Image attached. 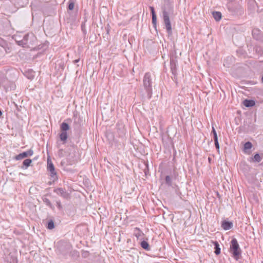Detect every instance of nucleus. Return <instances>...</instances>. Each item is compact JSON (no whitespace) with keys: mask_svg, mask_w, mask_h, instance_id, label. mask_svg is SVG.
I'll list each match as a JSON object with an SVG mask.
<instances>
[{"mask_svg":"<svg viewBox=\"0 0 263 263\" xmlns=\"http://www.w3.org/2000/svg\"><path fill=\"white\" fill-rule=\"evenodd\" d=\"M152 81L151 75L149 72L146 73L143 80V86L148 98H151L152 93Z\"/></svg>","mask_w":263,"mask_h":263,"instance_id":"1","label":"nucleus"},{"mask_svg":"<svg viewBox=\"0 0 263 263\" xmlns=\"http://www.w3.org/2000/svg\"><path fill=\"white\" fill-rule=\"evenodd\" d=\"M230 251L233 254V257L238 260L241 254V250L239 244L235 238H233L231 241Z\"/></svg>","mask_w":263,"mask_h":263,"instance_id":"2","label":"nucleus"},{"mask_svg":"<svg viewBox=\"0 0 263 263\" xmlns=\"http://www.w3.org/2000/svg\"><path fill=\"white\" fill-rule=\"evenodd\" d=\"M163 16L164 23L165 25L166 29L169 34H171L172 32V26L169 18V12L166 10L163 11Z\"/></svg>","mask_w":263,"mask_h":263,"instance_id":"3","label":"nucleus"},{"mask_svg":"<svg viewBox=\"0 0 263 263\" xmlns=\"http://www.w3.org/2000/svg\"><path fill=\"white\" fill-rule=\"evenodd\" d=\"M47 169L50 173L51 176L53 177L54 179L57 178V173L55 171L54 165L51 161L49 159H47Z\"/></svg>","mask_w":263,"mask_h":263,"instance_id":"4","label":"nucleus"},{"mask_svg":"<svg viewBox=\"0 0 263 263\" xmlns=\"http://www.w3.org/2000/svg\"><path fill=\"white\" fill-rule=\"evenodd\" d=\"M33 154V151L32 149H29L26 152L18 154L15 157V159L17 160H21L25 158L31 156Z\"/></svg>","mask_w":263,"mask_h":263,"instance_id":"5","label":"nucleus"},{"mask_svg":"<svg viewBox=\"0 0 263 263\" xmlns=\"http://www.w3.org/2000/svg\"><path fill=\"white\" fill-rule=\"evenodd\" d=\"M55 192L59 195L61 196L64 198H67L69 196V194L64 189L62 188H59L55 190Z\"/></svg>","mask_w":263,"mask_h":263,"instance_id":"6","label":"nucleus"},{"mask_svg":"<svg viewBox=\"0 0 263 263\" xmlns=\"http://www.w3.org/2000/svg\"><path fill=\"white\" fill-rule=\"evenodd\" d=\"M134 234L138 239L141 240L143 239V236L144 235V234L140 230L139 228H135Z\"/></svg>","mask_w":263,"mask_h":263,"instance_id":"7","label":"nucleus"},{"mask_svg":"<svg viewBox=\"0 0 263 263\" xmlns=\"http://www.w3.org/2000/svg\"><path fill=\"white\" fill-rule=\"evenodd\" d=\"M252 147V144L250 142H247L245 143L243 146V152L247 154H250V149Z\"/></svg>","mask_w":263,"mask_h":263,"instance_id":"8","label":"nucleus"},{"mask_svg":"<svg viewBox=\"0 0 263 263\" xmlns=\"http://www.w3.org/2000/svg\"><path fill=\"white\" fill-rule=\"evenodd\" d=\"M30 35L29 34H26L22 40L18 41V44L23 46H27L28 43V39Z\"/></svg>","mask_w":263,"mask_h":263,"instance_id":"9","label":"nucleus"},{"mask_svg":"<svg viewBox=\"0 0 263 263\" xmlns=\"http://www.w3.org/2000/svg\"><path fill=\"white\" fill-rule=\"evenodd\" d=\"M221 227L224 230H228L232 228L233 223L230 221H223L221 223Z\"/></svg>","mask_w":263,"mask_h":263,"instance_id":"10","label":"nucleus"},{"mask_svg":"<svg viewBox=\"0 0 263 263\" xmlns=\"http://www.w3.org/2000/svg\"><path fill=\"white\" fill-rule=\"evenodd\" d=\"M252 35L256 40L260 39L261 36V31L257 29H254L252 31Z\"/></svg>","mask_w":263,"mask_h":263,"instance_id":"11","label":"nucleus"},{"mask_svg":"<svg viewBox=\"0 0 263 263\" xmlns=\"http://www.w3.org/2000/svg\"><path fill=\"white\" fill-rule=\"evenodd\" d=\"M243 105L246 107H252L255 105V102L253 100H245L243 102Z\"/></svg>","mask_w":263,"mask_h":263,"instance_id":"12","label":"nucleus"},{"mask_svg":"<svg viewBox=\"0 0 263 263\" xmlns=\"http://www.w3.org/2000/svg\"><path fill=\"white\" fill-rule=\"evenodd\" d=\"M68 138V135L67 132H62L60 134V138L61 141H63V143H65L66 141Z\"/></svg>","mask_w":263,"mask_h":263,"instance_id":"13","label":"nucleus"},{"mask_svg":"<svg viewBox=\"0 0 263 263\" xmlns=\"http://www.w3.org/2000/svg\"><path fill=\"white\" fill-rule=\"evenodd\" d=\"M60 128L62 132H67V131L69 129V126L67 123L63 122L61 125Z\"/></svg>","mask_w":263,"mask_h":263,"instance_id":"14","label":"nucleus"},{"mask_svg":"<svg viewBox=\"0 0 263 263\" xmlns=\"http://www.w3.org/2000/svg\"><path fill=\"white\" fill-rule=\"evenodd\" d=\"M141 246L143 249H144L148 251L150 250V247H149V244L146 241H144V240L142 241L141 242Z\"/></svg>","mask_w":263,"mask_h":263,"instance_id":"15","label":"nucleus"},{"mask_svg":"<svg viewBox=\"0 0 263 263\" xmlns=\"http://www.w3.org/2000/svg\"><path fill=\"white\" fill-rule=\"evenodd\" d=\"M214 18L216 21H219L221 18V14L219 12H214L213 13Z\"/></svg>","mask_w":263,"mask_h":263,"instance_id":"16","label":"nucleus"},{"mask_svg":"<svg viewBox=\"0 0 263 263\" xmlns=\"http://www.w3.org/2000/svg\"><path fill=\"white\" fill-rule=\"evenodd\" d=\"M215 249V250L214 251L216 255H218L220 253V248H219V245L217 241L214 242Z\"/></svg>","mask_w":263,"mask_h":263,"instance_id":"17","label":"nucleus"},{"mask_svg":"<svg viewBox=\"0 0 263 263\" xmlns=\"http://www.w3.org/2000/svg\"><path fill=\"white\" fill-rule=\"evenodd\" d=\"M261 158L260 156L258 154L255 155L254 157L252 158V161L254 162H259L261 161Z\"/></svg>","mask_w":263,"mask_h":263,"instance_id":"18","label":"nucleus"},{"mask_svg":"<svg viewBox=\"0 0 263 263\" xmlns=\"http://www.w3.org/2000/svg\"><path fill=\"white\" fill-rule=\"evenodd\" d=\"M54 227V222L52 220H50L48 222L47 228L49 230H52Z\"/></svg>","mask_w":263,"mask_h":263,"instance_id":"19","label":"nucleus"},{"mask_svg":"<svg viewBox=\"0 0 263 263\" xmlns=\"http://www.w3.org/2000/svg\"><path fill=\"white\" fill-rule=\"evenodd\" d=\"M31 162L32 160L31 159H27L24 161L23 164L26 167H28L30 165Z\"/></svg>","mask_w":263,"mask_h":263,"instance_id":"20","label":"nucleus"},{"mask_svg":"<svg viewBox=\"0 0 263 263\" xmlns=\"http://www.w3.org/2000/svg\"><path fill=\"white\" fill-rule=\"evenodd\" d=\"M152 23H153L154 27L156 28V24H157V16H156V15L152 16Z\"/></svg>","mask_w":263,"mask_h":263,"instance_id":"21","label":"nucleus"},{"mask_svg":"<svg viewBox=\"0 0 263 263\" xmlns=\"http://www.w3.org/2000/svg\"><path fill=\"white\" fill-rule=\"evenodd\" d=\"M212 132H213V135H214V140H215V139H218V137H217V135L216 132L215 128L213 127H212Z\"/></svg>","mask_w":263,"mask_h":263,"instance_id":"22","label":"nucleus"},{"mask_svg":"<svg viewBox=\"0 0 263 263\" xmlns=\"http://www.w3.org/2000/svg\"><path fill=\"white\" fill-rule=\"evenodd\" d=\"M74 3H72V2H71L69 4V5H68V9L70 10H72L74 8Z\"/></svg>","mask_w":263,"mask_h":263,"instance_id":"23","label":"nucleus"},{"mask_svg":"<svg viewBox=\"0 0 263 263\" xmlns=\"http://www.w3.org/2000/svg\"><path fill=\"white\" fill-rule=\"evenodd\" d=\"M165 181H166V182L167 184H171V178L170 177V176H166V177H165Z\"/></svg>","mask_w":263,"mask_h":263,"instance_id":"24","label":"nucleus"},{"mask_svg":"<svg viewBox=\"0 0 263 263\" xmlns=\"http://www.w3.org/2000/svg\"><path fill=\"white\" fill-rule=\"evenodd\" d=\"M214 142H215V145L216 148L217 149H218L219 148V143L218 141V139H215L214 140Z\"/></svg>","mask_w":263,"mask_h":263,"instance_id":"25","label":"nucleus"},{"mask_svg":"<svg viewBox=\"0 0 263 263\" xmlns=\"http://www.w3.org/2000/svg\"><path fill=\"white\" fill-rule=\"evenodd\" d=\"M43 200L46 203L47 205H49V206L50 205L51 203H50V202L49 199H48L47 198H45V199H44Z\"/></svg>","mask_w":263,"mask_h":263,"instance_id":"26","label":"nucleus"},{"mask_svg":"<svg viewBox=\"0 0 263 263\" xmlns=\"http://www.w3.org/2000/svg\"><path fill=\"white\" fill-rule=\"evenodd\" d=\"M150 9L151 10V13H152V16L153 15H156V13H155V10H154V7H150Z\"/></svg>","mask_w":263,"mask_h":263,"instance_id":"27","label":"nucleus"},{"mask_svg":"<svg viewBox=\"0 0 263 263\" xmlns=\"http://www.w3.org/2000/svg\"><path fill=\"white\" fill-rule=\"evenodd\" d=\"M17 261L16 258H12V261H10V263H17Z\"/></svg>","mask_w":263,"mask_h":263,"instance_id":"28","label":"nucleus"},{"mask_svg":"<svg viewBox=\"0 0 263 263\" xmlns=\"http://www.w3.org/2000/svg\"><path fill=\"white\" fill-rule=\"evenodd\" d=\"M79 61V59H78V60H74V62L75 63H78Z\"/></svg>","mask_w":263,"mask_h":263,"instance_id":"29","label":"nucleus"},{"mask_svg":"<svg viewBox=\"0 0 263 263\" xmlns=\"http://www.w3.org/2000/svg\"><path fill=\"white\" fill-rule=\"evenodd\" d=\"M169 11H170V12H171V11H173V7H170Z\"/></svg>","mask_w":263,"mask_h":263,"instance_id":"30","label":"nucleus"},{"mask_svg":"<svg viewBox=\"0 0 263 263\" xmlns=\"http://www.w3.org/2000/svg\"><path fill=\"white\" fill-rule=\"evenodd\" d=\"M67 248L68 250H69L70 249V246L69 245H68Z\"/></svg>","mask_w":263,"mask_h":263,"instance_id":"31","label":"nucleus"},{"mask_svg":"<svg viewBox=\"0 0 263 263\" xmlns=\"http://www.w3.org/2000/svg\"><path fill=\"white\" fill-rule=\"evenodd\" d=\"M58 204L59 207L60 208L61 207V205H60V203H58Z\"/></svg>","mask_w":263,"mask_h":263,"instance_id":"32","label":"nucleus"},{"mask_svg":"<svg viewBox=\"0 0 263 263\" xmlns=\"http://www.w3.org/2000/svg\"><path fill=\"white\" fill-rule=\"evenodd\" d=\"M261 81L263 82V76L261 77Z\"/></svg>","mask_w":263,"mask_h":263,"instance_id":"33","label":"nucleus"}]
</instances>
